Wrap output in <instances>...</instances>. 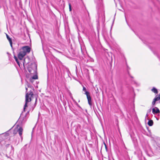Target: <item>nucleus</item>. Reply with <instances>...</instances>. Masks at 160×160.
<instances>
[{"label":"nucleus","instance_id":"1","mask_svg":"<svg viewBox=\"0 0 160 160\" xmlns=\"http://www.w3.org/2000/svg\"><path fill=\"white\" fill-rule=\"evenodd\" d=\"M37 66L35 64H32L29 65L28 69L30 75H27V77L29 78V80L32 82L33 81V80L38 79V76L36 74V73Z\"/></svg>","mask_w":160,"mask_h":160},{"label":"nucleus","instance_id":"2","mask_svg":"<svg viewBox=\"0 0 160 160\" xmlns=\"http://www.w3.org/2000/svg\"><path fill=\"white\" fill-rule=\"evenodd\" d=\"M31 51L30 48L28 46H25L22 48L18 54V58L20 60L22 59L27 53H29Z\"/></svg>","mask_w":160,"mask_h":160},{"label":"nucleus","instance_id":"3","mask_svg":"<svg viewBox=\"0 0 160 160\" xmlns=\"http://www.w3.org/2000/svg\"><path fill=\"white\" fill-rule=\"evenodd\" d=\"M33 95V93L31 91L29 93H26L25 97V103L23 108V111L24 112L25 111V109L26 108L28 107L27 103L31 101V97Z\"/></svg>","mask_w":160,"mask_h":160},{"label":"nucleus","instance_id":"4","mask_svg":"<svg viewBox=\"0 0 160 160\" xmlns=\"http://www.w3.org/2000/svg\"><path fill=\"white\" fill-rule=\"evenodd\" d=\"M23 129L22 127L17 125L16 126V127L13 130V133L14 134H16L18 133L20 136L21 137L22 139V134Z\"/></svg>","mask_w":160,"mask_h":160},{"label":"nucleus","instance_id":"5","mask_svg":"<svg viewBox=\"0 0 160 160\" xmlns=\"http://www.w3.org/2000/svg\"><path fill=\"white\" fill-rule=\"evenodd\" d=\"M83 91L85 92V94L87 96L88 103L90 107H91L92 104L91 97L89 95V92L87 91L86 88L83 86Z\"/></svg>","mask_w":160,"mask_h":160},{"label":"nucleus","instance_id":"6","mask_svg":"<svg viewBox=\"0 0 160 160\" xmlns=\"http://www.w3.org/2000/svg\"><path fill=\"white\" fill-rule=\"evenodd\" d=\"M152 112L153 114H155L159 113L160 111L158 108L155 107L152 109Z\"/></svg>","mask_w":160,"mask_h":160},{"label":"nucleus","instance_id":"7","mask_svg":"<svg viewBox=\"0 0 160 160\" xmlns=\"http://www.w3.org/2000/svg\"><path fill=\"white\" fill-rule=\"evenodd\" d=\"M6 35L7 38L9 41L11 47H12V42L11 38L9 37V36L8 34H6Z\"/></svg>","mask_w":160,"mask_h":160},{"label":"nucleus","instance_id":"8","mask_svg":"<svg viewBox=\"0 0 160 160\" xmlns=\"http://www.w3.org/2000/svg\"><path fill=\"white\" fill-rule=\"evenodd\" d=\"M154 99L156 101L160 100V94H159L158 95L156 96Z\"/></svg>","mask_w":160,"mask_h":160},{"label":"nucleus","instance_id":"9","mask_svg":"<svg viewBox=\"0 0 160 160\" xmlns=\"http://www.w3.org/2000/svg\"><path fill=\"white\" fill-rule=\"evenodd\" d=\"M148 124L149 126H151L153 124V121L152 120H149L148 122Z\"/></svg>","mask_w":160,"mask_h":160},{"label":"nucleus","instance_id":"10","mask_svg":"<svg viewBox=\"0 0 160 160\" xmlns=\"http://www.w3.org/2000/svg\"><path fill=\"white\" fill-rule=\"evenodd\" d=\"M151 91L155 93H158V91H157V90L155 88L153 87L151 90Z\"/></svg>","mask_w":160,"mask_h":160},{"label":"nucleus","instance_id":"11","mask_svg":"<svg viewBox=\"0 0 160 160\" xmlns=\"http://www.w3.org/2000/svg\"><path fill=\"white\" fill-rule=\"evenodd\" d=\"M27 85L28 88H30L31 89H32L33 88V87L32 86L30 85H29L28 83H27Z\"/></svg>","mask_w":160,"mask_h":160},{"label":"nucleus","instance_id":"12","mask_svg":"<svg viewBox=\"0 0 160 160\" xmlns=\"http://www.w3.org/2000/svg\"><path fill=\"white\" fill-rule=\"evenodd\" d=\"M69 11H71V10H72V9H71V4L70 3H69Z\"/></svg>","mask_w":160,"mask_h":160},{"label":"nucleus","instance_id":"13","mask_svg":"<svg viewBox=\"0 0 160 160\" xmlns=\"http://www.w3.org/2000/svg\"><path fill=\"white\" fill-rule=\"evenodd\" d=\"M18 65L20 66V63L18 61V58L15 60Z\"/></svg>","mask_w":160,"mask_h":160},{"label":"nucleus","instance_id":"14","mask_svg":"<svg viewBox=\"0 0 160 160\" xmlns=\"http://www.w3.org/2000/svg\"><path fill=\"white\" fill-rule=\"evenodd\" d=\"M18 65L20 66V63L18 61V58L15 60Z\"/></svg>","mask_w":160,"mask_h":160},{"label":"nucleus","instance_id":"15","mask_svg":"<svg viewBox=\"0 0 160 160\" xmlns=\"http://www.w3.org/2000/svg\"><path fill=\"white\" fill-rule=\"evenodd\" d=\"M156 102V101L154 99L153 101L152 102V104L153 105H154L155 103Z\"/></svg>","mask_w":160,"mask_h":160},{"label":"nucleus","instance_id":"16","mask_svg":"<svg viewBox=\"0 0 160 160\" xmlns=\"http://www.w3.org/2000/svg\"><path fill=\"white\" fill-rule=\"evenodd\" d=\"M148 113H147V114H146V117H145V118H147L148 119Z\"/></svg>","mask_w":160,"mask_h":160},{"label":"nucleus","instance_id":"17","mask_svg":"<svg viewBox=\"0 0 160 160\" xmlns=\"http://www.w3.org/2000/svg\"><path fill=\"white\" fill-rule=\"evenodd\" d=\"M151 110H152L151 108L149 109L147 111V113H148L150 112H151Z\"/></svg>","mask_w":160,"mask_h":160},{"label":"nucleus","instance_id":"18","mask_svg":"<svg viewBox=\"0 0 160 160\" xmlns=\"http://www.w3.org/2000/svg\"><path fill=\"white\" fill-rule=\"evenodd\" d=\"M25 63H26V62H25V59H24V61L23 62V65L24 66V64Z\"/></svg>","mask_w":160,"mask_h":160},{"label":"nucleus","instance_id":"19","mask_svg":"<svg viewBox=\"0 0 160 160\" xmlns=\"http://www.w3.org/2000/svg\"><path fill=\"white\" fill-rule=\"evenodd\" d=\"M14 58L15 59V60L17 59V57L16 56H14Z\"/></svg>","mask_w":160,"mask_h":160},{"label":"nucleus","instance_id":"20","mask_svg":"<svg viewBox=\"0 0 160 160\" xmlns=\"http://www.w3.org/2000/svg\"><path fill=\"white\" fill-rule=\"evenodd\" d=\"M26 92L27 91V89H28V88L27 87H26Z\"/></svg>","mask_w":160,"mask_h":160},{"label":"nucleus","instance_id":"21","mask_svg":"<svg viewBox=\"0 0 160 160\" xmlns=\"http://www.w3.org/2000/svg\"><path fill=\"white\" fill-rule=\"evenodd\" d=\"M11 148H12V149H13V148H13L12 147V146H11Z\"/></svg>","mask_w":160,"mask_h":160}]
</instances>
